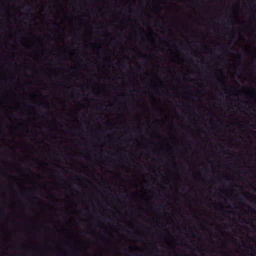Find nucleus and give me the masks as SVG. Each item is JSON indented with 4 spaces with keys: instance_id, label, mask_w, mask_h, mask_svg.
Wrapping results in <instances>:
<instances>
[{
    "instance_id": "nucleus-18",
    "label": "nucleus",
    "mask_w": 256,
    "mask_h": 256,
    "mask_svg": "<svg viewBox=\"0 0 256 256\" xmlns=\"http://www.w3.org/2000/svg\"><path fill=\"white\" fill-rule=\"evenodd\" d=\"M160 206L162 208H164V204L162 203H160Z\"/></svg>"
},
{
    "instance_id": "nucleus-22",
    "label": "nucleus",
    "mask_w": 256,
    "mask_h": 256,
    "mask_svg": "<svg viewBox=\"0 0 256 256\" xmlns=\"http://www.w3.org/2000/svg\"><path fill=\"white\" fill-rule=\"evenodd\" d=\"M33 198L34 199V200H37L38 198L34 196L33 197Z\"/></svg>"
},
{
    "instance_id": "nucleus-11",
    "label": "nucleus",
    "mask_w": 256,
    "mask_h": 256,
    "mask_svg": "<svg viewBox=\"0 0 256 256\" xmlns=\"http://www.w3.org/2000/svg\"><path fill=\"white\" fill-rule=\"evenodd\" d=\"M219 95L222 96V97H223V98H227V96H226V95L225 94L223 93V92H220Z\"/></svg>"
},
{
    "instance_id": "nucleus-29",
    "label": "nucleus",
    "mask_w": 256,
    "mask_h": 256,
    "mask_svg": "<svg viewBox=\"0 0 256 256\" xmlns=\"http://www.w3.org/2000/svg\"><path fill=\"white\" fill-rule=\"evenodd\" d=\"M118 226H119L120 228H122V226L119 225Z\"/></svg>"
},
{
    "instance_id": "nucleus-27",
    "label": "nucleus",
    "mask_w": 256,
    "mask_h": 256,
    "mask_svg": "<svg viewBox=\"0 0 256 256\" xmlns=\"http://www.w3.org/2000/svg\"><path fill=\"white\" fill-rule=\"evenodd\" d=\"M190 61H192V58H190Z\"/></svg>"
},
{
    "instance_id": "nucleus-5",
    "label": "nucleus",
    "mask_w": 256,
    "mask_h": 256,
    "mask_svg": "<svg viewBox=\"0 0 256 256\" xmlns=\"http://www.w3.org/2000/svg\"><path fill=\"white\" fill-rule=\"evenodd\" d=\"M218 84H220V85H222L224 86H226V84L224 78L218 79Z\"/></svg>"
},
{
    "instance_id": "nucleus-30",
    "label": "nucleus",
    "mask_w": 256,
    "mask_h": 256,
    "mask_svg": "<svg viewBox=\"0 0 256 256\" xmlns=\"http://www.w3.org/2000/svg\"><path fill=\"white\" fill-rule=\"evenodd\" d=\"M234 36H232V39H234Z\"/></svg>"
},
{
    "instance_id": "nucleus-26",
    "label": "nucleus",
    "mask_w": 256,
    "mask_h": 256,
    "mask_svg": "<svg viewBox=\"0 0 256 256\" xmlns=\"http://www.w3.org/2000/svg\"><path fill=\"white\" fill-rule=\"evenodd\" d=\"M77 96H78V98H80V94H78L77 95Z\"/></svg>"
},
{
    "instance_id": "nucleus-3",
    "label": "nucleus",
    "mask_w": 256,
    "mask_h": 256,
    "mask_svg": "<svg viewBox=\"0 0 256 256\" xmlns=\"http://www.w3.org/2000/svg\"><path fill=\"white\" fill-rule=\"evenodd\" d=\"M233 180V178L232 176H224L222 177H219L218 179V182L222 185L226 184L228 182H230Z\"/></svg>"
},
{
    "instance_id": "nucleus-23",
    "label": "nucleus",
    "mask_w": 256,
    "mask_h": 256,
    "mask_svg": "<svg viewBox=\"0 0 256 256\" xmlns=\"http://www.w3.org/2000/svg\"><path fill=\"white\" fill-rule=\"evenodd\" d=\"M138 166H140V167H142L144 166L142 164H138Z\"/></svg>"
},
{
    "instance_id": "nucleus-7",
    "label": "nucleus",
    "mask_w": 256,
    "mask_h": 256,
    "mask_svg": "<svg viewBox=\"0 0 256 256\" xmlns=\"http://www.w3.org/2000/svg\"><path fill=\"white\" fill-rule=\"evenodd\" d=\"M241 180L244 182H246V183L248 182V179L247 178H246V176L241 177Z\"/></svg>"
},
{
    "instance_id": "nucleus-6",
    "label": "nucleus",
    "mask_w": 256,
    "mask_h": 256,
    "mask_svg": "<svg viewBox=\"0 0 256 256\" xmlns=\"http://www.w3.org/2000/svg\"><path fill=\"white\" fill-rule=\"evenodd\" d=\"M240 173L246 176L248 174V171L245 168H242L240 170Z\"/></svg>"
},
{
    "instance_id": "nucleus-2",
    "label": "nucleus",
    "mask_w": 256,
    "mask_h": 256,
    "mask_svg": "<svg viewBox=\"0 0 256 256\" xmlns=\"http://www.w3.org/2000/svg\"><path fill=\"white\" fill-rule=\"evenodd\" d=\"M218 51L219 52H222L223 54H217L216 56H217L218 58L224 62L226 64H228V54L224 52V48H223L220 47L218 49Z\"/></svg>"
},
{
    "instance_id": "nucleus-16",
    "label": "nucleus",
    "mask_w": 256,
    "mask_h": 256,
    "mask_svg": "<svg viewBox=\"0 0 256 256\" xmlns=\"http://www.w3.org/2000/svg\"><path fill=\"white\" fill-rule=\"evenodd\" d=\"M251 18H252V20H256V16L254 15L252 16Z\"/></svg>"
},
{
    "instance_id": "nucleus-20",
    "label": "nucleus",
    "mask_w": 256,
    "mask_h": 256,
    "mask_svg": "<svg viewBox=\"0 0 256 256\" xmlns=\"http://www.w3.org/2000/svg\"><path fill=\"white\" fill-rule=\"evenodd\" d=\"M58 24H57V23H54V26H58Z\"/></svg>"
},
{
    "instance_id": "nucleus-17",
    "label": "nucleus",
    "mask_w": 256,
    "mask_h": 256,
    "mask_svg": "<svg viewBox=\"0 0 256 256\" xmlns=\"http://www.w3.org/2000/svg\"><path fill=\"white\" fill-rule=\"evenodd\" d=\"M184 174L186 173V168L185 167L184 168Z\"/></svg>"
},
{
    "instance_id": "nucleus-28",
    "label": "nucleus",
    "mask_w": 256,
    "mask_h": 256,
    "mask_svg": "<svg viewBox=\"0 0 256 256\" xmlns=\"http://www.w3.org/2000/svg\"><path fill=\"white\" fill-rule=\"evenodd\" d=\"M153 153H154V154H156V152H153Z\"/></svg>"
},
{
    "instance_id": "nucleus-24",
    "label": "nucleus",
    "mask_w": 256,
    "mask_h": 256,
    "mask_svg": "<svg viewBox=\"0 0 256 256\" xmlns=\"http://www.w3.org/2000/svg\"><path fill=\"white\" fill-rule=\"evenodd\" d=\"M252 127L254 128H256V126H254V125L252 126Z\"/></svg>"
},
{
    "instance_id": "nucleus-33",
    "label": "nucleus",
    "mask_w": 256,
    "mask_h": 256,
    "mask_svg": "<svg viewBox=\"0 0 256 256\" xmlns=\"http://www.w3.org/2000/svg\"><path fill=\"white\" fill-rule=\"evenodd\" d=\"M218 101H219L220 102H222V100H218Z\"/></svg>"
},
{
    "instance_id": "nucleus-10",
    "label": "nucleus",
    "mask_w": 256,
    "mask_h": 256,
    "mask_svg": "<svg viewBox=\"0 0 256 256\" xmlns=\"http://www.w3.org/2000/svg\"><path fill=\"white\" fill-rule=\"evenodd\" d=\"M42 106L44 108H49V105L45 104H41Z\"/></svg>"
},
{
    "instance_id": "nucleus-32",
    "label": "nucleus",
    "mask_w": 256,
    "mask_h": 256,
    "mask_svg": "<svg viewBox=\"0 0 256 256\" xmlns=\"http://www.w3.org/2000/svg\"><path fill=\"white\" fill-rule=\"evenodd\" d=\"M254 178L256 180V176H255Z\"/></svg>"
},
{
    "instance_id": "nucleus-12",
    "label": "nucleus",
    "mask_w": 256,
    "mask_h": 256,
    "mask_svg": "<svg viewBox=\"0 0 256 256\" xmlns=\"http://www.w3.org/2000/svg\"><path fill=\"white\" fill-rule=\"evenodd\" d=\"M108 154H110V158H112V157H113L114 156H118V153L116 154H111V153L109 152Z\"/></svg>"
},
{
    "instance_id": "nucleus-21",
    "label": "nucleus",
    "mask_w": 256,
    "mask_h": 256,
    "mask_svg": "<svg viewBox=\"0 0 256 256\" xmlns=\"http://www.w3.org/2000/svg\"><path fill=\"white\" fill-rule=\"evenodd\" d=\"M88 62L90 63V64H92L93 62L89 60H88Z\"/></svg>"
},
{
    "instance_id": "nucleus-15",
    "label": "nucleus",
    "mask_w": 256,
    "mask_h": 256,
    "mask_svg": "<svg viewBox=\"0 0 256 256\" xmlns=\"http://www.w3.org/2000/svg\"><path fill=\"white\" fill-rule=\"evenodd\" d=\"M220 148L222 150H224V146L222 144L220 145Z\"/></svg>"
},
{
    "instance_id": "nucleus-13",
    "label": "nucleus",
    "mask_w": 256,
    "mask_h": 256,
    "mask_svg": "<svg viewBox=\"0 0 256 256\" xmlns=\"http://www.w3.org/2000/svg\"><path fill=\"white\" fill-rule=\"evenodd\" d=\"M160 22L159 20H157L156 22V26H159L160 24Z\"/></svg>"
},
{
    "instance_id": "nucleus-8",
    "label": "nucleus",
    "mask_w": 256,
    "mask_h": 256,
    "mask_svg": "<svg viewBox=\"0 0 256 256\" xmlns=\"http://www.w3.org/2000/svg\"><path fill=\"white\" fill-rule=\"evenodd\" d=\"M198 175V172H194L192 177V179L193 180L196 179V176H197Z\"/></svg>"
},
{
    "instance_id": "nucleus-1",
    "label": "nucleus",
    "mask_w": 256,
    "mask_h": 256,
    "mask_svg": "<svg viewBox=\"0 0 256 256\" xmlns=\"http://www.w3.org/2000/svg\"><path fill=\"white\" fill-rule=\"evenodd\" d=\"M210 92H209V126L211 124V112H210ZM211 139L210 138V128L209 127V170L210 169V167L212 166V162L210 160V148L211 147ZM210 174H209V192H214L212 190V186H210L211 182L210 180ZM214 192H249L248 191H245L244 190H242L240 191H236V190H220V191H215ZM252 192H256V190L254 191H253Z\"/></svg>"
},
{
    "instance_id": "nucleus-4",
    "label": "nucleus",
    "mask_w": 256,
    "mask_h": 256,
    "mask_svg": "<svg viewBox=\"0 0 256 256\" xmlns=\"http://www.w3.org/2000/svg\"><path fill=\"white\" fill-rule=\"evenodd\" d=\"M231 20L228 18L227 15L224 18H220L218 20V22L222 25H229Z\"/></svg>"
},
{
    "instance_id": "nucleus-31",
    "label": "nucleus",
    "mask_w": 256,
    "mask_h": 256,
    "mask_svg": "<svg viewBox=\"0 0 256 256\" xmlns=\"http://www.w3.org/2000/svg\"><path fill=\"white\" fill-rule=\"evenodd\" d=\"M56 156H59V154L56 153Z\"/></svg>"
},
{
    "instance_id": "nucleus-19",
    "label": "nucleus",
    "mask_w": 256,
    "mask_h": 256,
    "mask_svg": "<svg viewBox=\"0 0 256 256\" xmlns=\"http://www.w3.org/2000/svg\"><path fill=\"white\" fill-rule=\"evenodd\" d=\"M142 64L143 66H145L146 65V62H142Z\"/></svg>"
},
{
    "instance_id": "nucleus-25",
    "label": "nucleus",
    "mask_w": 256,
    "mask_h": 256,
    "mask_svg": "<svg viewBox=\"0 0 256 256\" xmlns=\"http://www.w3.org/2000/svg\"><path fill=\"white\" fill-rule=\"evenodd\" d=\"M174 46H175L176 48H178V45H176V44H175V45H174Z\"/></svg>"
},
{
    "instance_id": "nucleus-9",
    "label": "nucleus",
    "mask_w": 256,
    "mask_h": 256,
    "mask_svg": "<svg viewBox=\"0 0 256 256\" xmlns=\"http://www.w3.org/2000/svg\"><path fill=\"white\" fill-rule=\"evenodd\" d=\"M218 121H219V122L220 123V126L222 127H224L226 126L224 122V121L220 119L218 120Z\"/></svg>"
},
{
    "instance_id": "nucleus-14",
    "label": "nucleus",
    "mask_w": 256,
    "mask_h": 256,
    "mask_svg": "<svg viewBox=\"0 0 256 256\" xmlns=\"http://www.w3.org/2000/svg\"><path fill=\"white\" fill-rule=\"evenodd\" d=\"M31 6V4H29V3H28V4H25L24 6V7H28V6Z\"/></svg>"
}]
</instances>
